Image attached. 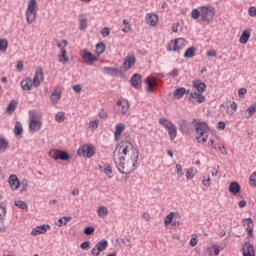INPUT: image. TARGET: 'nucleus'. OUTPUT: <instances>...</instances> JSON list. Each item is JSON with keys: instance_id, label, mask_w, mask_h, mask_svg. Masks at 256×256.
<instances>
[{"instance_id": "nucleus-1", "label": "nucleus", "mask_w": 256, "mask_h": 256, "mask_svg": "<svg viewBox=\"0 0 256 256\" xmlns=\"http://www.w3.org/2000/svg\"><path fill=\"white\" fill-rule=\"evenodd\" d=\"M114 163L122 175H131L139 163V151L129 141L120 142L113 154Z\"/></svg>"}, {"instance_id": "nucleus-45", "label": "nucleus", "mask_w": 256, "mask_h": 256, "mask_svg": "<svg viewBox=\"0 0 256 256\" xmlns=\"http://www.w3.org/2000/svg\"><path fill=\"white\" fill-rule=\"evenodd\" d=\"M9 48V41L7 39H0V52L5 53Z\"/></svg>"}, {"instance_id": "nucleus-20", "label": "nucleus", "mask_w": 256, "mask_h": 256, "mask_svg": "<svg viewBox=\"0 0 256 256\" xmlns=\"http://www.w3.org/2000/svg\"><path fill=\"white\" fill-rule=\"evenodd\" d=\"M7 215V209L5 206L0 205V221L3 223L5 221V216ZM7 231V227L4 225L0 227V233H5Z\"/></svg>"}, {"instance_id": "nucleus-58", "label": "nucleus", "mask_w": 256, "mask_h": 256, "mask_svg": "<svg viewBox=\"0 0 256 256\" xmlns=\"http://www.w3.org/2000/svg\"><path fill=\"white\" fill-rule=\"evenodd\" d=\"M100 33H101L102 37H109V35H111V28L104 27V28H102Z\"/></svg>"}, {"instance_id": "nucleus-51", "label": "nucleus", "mask_w": 256, "mask_h": 256, "mask_svg": "<svg viewBox=\"0 0 256 256\" xmlns=\"http://www.w3.org/2000/svg\"><path fill=\"white\" fill-rule=\"evenodd\" d=\"M56 45L59 50L67 51L65 48L67 47V45H69V42L67 40L57 41Z\"/></svg>"}, {"instance_id": "nucleus-64", "label": "nucleus", "mask_w": 256, "mask_h": 256, "mask_svg": "<svg viewBox=\"0 0 256 256\" xmlns=\"http://www.w3.org/2000/svg\"><path fill=\"white\" fill-rule=\"evenodd\" d=\"M250 185L256 187V171L250 176Z\"/></svg>"}, {"instance_id": "nucleus-9", "label": "nucleus", "mask_w": 256, "mask_h": 256, "mask_svg": "<svg viewBox=\"0 0 256 256\" xmlns=\"http://www.w3.org/2000/svg\"><path fill=\"white\" fill-rule=\"evenodd\" d=\"M80 57H82L85 63H95L99 59L95 54L89 52L87 49L80 51Z\"/></svg>"}, {"instance_id": "nucleus-60", "label": "nucleus", "mask_w": 256, "mask_h": 256, "mask_svg": "<svg viewBox=\"0 0 256 256\" xmlns=\"http://www.w3.org/2000/svg\"><path fill=\"white\" fill-rule=\"evenodd\" d=\"M93 233H95V227L93 226H88L84 229L85 235H93Z\"/></svg>"}, {"instance_id": "nucleus-26", "label": "nucleus", "mask_w": 256, "mask_h": 256, "mask_svg": "<svg viewBox=\"0 0 256 256\" xmlns=\"http://www.w3.org/2000/svg\"><path fill=\"white\" fill-rule=\"evenodd\" d=\"M131 84L135 87V89H139V87H141V74H134L131 78Z\"/></svg>"}, {"instance_id": "nucleus-6", "label": "nucleus", "mask_w": 256, "mask_h": 256, "mask_svg": "<svg viewBox=\"0 0 256 256\" xmlns=\"http://www.w3.org/2000/svg\"><path fill=\"white\" fill-rule=\"evenodd\" d=\"M202 11V21L206 23H211L215 19V7L212 5L200 6Z\"/></svg>"}, {"instance_id": "nucleus-28", "label": "nucleus", "mask_w": 256, "mask_h": 256, "mask_svg": "<svg viewBox=\"0 0 256 256\" xmlns=\"http://www.w3.org/2000/svg\"><path fill=\"white\" fill-rule=\"evenodd\" d=\"M21 87L23 91H31V87H33V81L30 78H26L22 80Z\"/></svg>"}, {"instance_id": "nucleus-19", "label": "nucleus", "mask_w": 256, "mask_h": 256, "mask_svg": "<svg viewBox=\"0 0 256 256\" xmlns=\"http://www.w3.org/2000/svg\"><path fill=\"white\" fill-rule=\"evenodd\" d=\"M243 256H255V248L249 243H245L242 248Z\"/></svg>"}, {"instance_id": "nucleus-17", "label": "nucleus", "mask_w": 256, "mask_h": 256, "mask_svg": "<svg viewBox=\"0 0 256 256\" xmlns=\"http://www.w3.org/2000/svg\"><path fill=\"white\" fill-rule=\"evenodd\" d=\"M243 225L248 233V236L253 239V219L251 218H246L243 220Z\"/></svg>"}, {"instance_id": "nucleus-27", "label": "nucleus", "mask_w": 256, "mask_h": 256, "mask_svg": "<svg viewBox=\"0 0 256 256\" xmlns=\"http://www.w3.org/2000/svg\"><path fill=\"white\" fill-rule=\"evenodd\" d=\"M178 127L182 133H189V123L185 119L178 121Z\"/></svg>"}, {"instance_id": "nucleus-42", "label": "nucleus", "mask_w": 256, "mask_h": 256, "mask_svg": "<svg viewBox=\"0 0 256 256\" xmlns=\"http://www.w3.org/2000/svg\"><path fill=\"white\" fill-rule=\"evenodd\" d=\"M15 109H17V100H11L6 108V111L9 113V115H11Z\"/></svg>"}, {"instance_id": "nucleus-30", "label": "nucleus", "mask_w": 256, "mask_h": 256, "mask_svg": "<svg viewBox=\"0 0 256 256\" xmlns=\"http://www.w3.org/2000/svg\"><path fill=\"white\" fill-rule=\"evenodd\" d=\"M190 97L195 99L196 103H205V96L201 95L200 92H192L190 93Z\"/></svg>"}, {"instance_id": "nucleus-21", "label": "nucleus", "mask_w": 256, "mask_h": 256, "mask_svg": "<svg viewBox=\"0 0 256 256\" xmlns=\"http://www.w3.org/2000/svg\"><path fill=\"white\" fill-rule=\"evenodd\" d=\"M9 149V140L5 136L0 135V154L5 153Z\"/></svg>"}, {"instance_id": "nucleus-47", "label": "nucleus", "mask_w": 256, "mask_h": 256, "mask_svg": "<svg viewBox=\"0 0 256 256\" xmlns=\"http://www.w3.org/2000/svg\"><path fill=\"white\" fill-rule=\"evenodd\" d=\"M173 219H175V212H170L164 220V225H171V223H173Z\"/></svg>"}, {"instance_id": "nucleus-61", "label": "nucleus", "mask_w": 256, "mask_h": 256, "mask_svg": "<svg viewBox=\"0 0 256 256\" xmlns=\"http://www.w3.org/2000/svg\"><path fill=\"white\" fill-rule=\"evenodd\" d=\"M104 173L105 175H107V177H109V179H111V175H113V168H111L110 165L106 166L104 169Z\"/></svg>"}, {"instance_id": "nucleus-44", "label": "nucleus", "mask_w": 256, "mask_h": 256, "mask_svg": "<svg viewBox=\"0 0 256 256\" xmlns=\"http://www.w3.org/2000/svg\"><path fill=\"white\" fill-rule=\"evenodd\" d=\"M105 49H107V47L105 46V43L100 42L96 45V53L97 55H103L105 53Z\"/></svg>"}, {"instance_id": "nucleus-52", "label": "nucleus", "mask_w": 256, "mask_h": 256, "mask_svg": "<svg viewBox=\"0 0 256 256\" xmlns=\"http://www.w3.org/2000/svg\"><path fill=\"white\" fill-rule=\"evenodd\" d=\"M191 17L193 19H199L200 17L202 18V10L200 8L193 9L191 12Z\"/></svg>"}, {"instance_id": "nucleus-41", "label": "nucleus", "mask_w": 256, "mask_h": 256, "mask_svg": "<svg viewBox=\"0 0 256 256\" xmlns=\"http://www.w3.org/2000/svg\"><path fill=\"white\" fill-rule=\"evenodd\" d=\"M49 157H51V159H54L55 161L59 160V157L61 155V151L58 149H51L48 152Z\"/></svg>"}, {"instance_id": "nucleus-5", "label": "nucleus", "mask_w": 256, "mask_h": 256, "mask_svg": "<svg viewBox=\"0 0 256 256\" xmlns=\"http://www.w3.org/2000/svg\"><path fill=\"white\" fill-rule=\"evenodd\" d=\"M159 123L162 127H164V129L168 130V135L171 141H173L177 137V127L175 124H173V122L169 121L167 118H160Z\"/></svg>"}, {"instance_id": "nucleus-18", "label": "nucleus", "mask_w": 256, "mask_h": 256, "mask_svg": "<svg viewBox=\"0 0 256 256\" xmlns=\"http://www.w3.org/2000/svg\"><path fill=\"white\" fill-rule=\"evenodd\" d=\"M249 39H251V29H246L242 31V34L239 38V43L241 45H247V43H249Z\"/></svg>"}, {"instance_id": "nucleus-10", "label": "nucleus", "mask_w": 256, "mask_h": 256, "mask_svg": "<svg viewBox=\"0 0 256 256\" xmlns=\"http://www.w3.org/2000/svg\"><path fill=\"white\" fill-rule=\"evenodd\" d=\"M45 79V74H43V68H37L35 71L34 78L32 80L33 87H39Z\"/></svg>"}, {"instance_id": "nucleus-35", "label": "nucleus", "mask_w": 256, "mask_h": 256, "mask_svg": "<svg viewBox=\"0 0 256 256\" xmlns=\"http://www.w3.org/2000/svg\"><path fill=\"white\" fill-rule=\"evenodd\" d=\"M73 218L71 216H63L61 217L56 223L55 225L57 227H61L62 225H67V223H69V221H71Z\"/></svg>"}, {"instance_id": "nucleus-57", "label": "nucleus", "mask_w": 256, "mask_h": 256, "mask_svg": "<svg viewBox=\"0 0 256 256\" xmlns=\"http://www.w3.org/2000/svg\"><path fill=\"white\" fill-rule=\"evenodd\" d=\"M202 185L204 187H211V177L209 176H204L202 180Z\"/></svg>"}, {"instance_id": "nucleus-13", "label": "nucleus", "mask_w": 256, "mask_h": 256, "mask_svg": "<svg viewBox=\"0 0 256 256\" xmlns=\"http://www.w3.org/2000/svg\"><path fill=\"white\" fill-rule=\"evenodd\" d=\"M8 183L12 190L17 191L21 185V181L15 174H11L8 178Z\"/></svg>"}, {"instance_id": "nucleus-24", "label": "nucleus", "mask_w": 256, "mask_h": 256, "mask_svg": "<svg viewBox=\"0 0 256 256\" xmlns=\"http://www.w3.org/2000/svg\"><path fill=\"white\" fill-rule=\"evenodd\" d=\"M116 243L117 245H119V247H129V248L133 247V244L131 243V239L129 238H126V239L117 238Z\"/></svg>"}, {"instance_id": "nucleus-7", "label": "nucleus", "mask_w": 256, "mask_h": 256, "mask_svg": "<svg viewBox=\"0 0 256 256\" xmlns=\"http://www.w3.org/2000/svg\"><path fill=\"white\" fill-rule=\"evenodd\" d=\"M185 45H187V40L184 38H176L174 41L170 42L168 45V51H175L176 53H180L185 49Z\"/></svg>"}, {"instance_id": "nucleus-22", "label": "nucleus", "mask_w": 256, "mask_h": 256, "mask_svg": "<svg viewBox=\"0 0 256 256\" xmlns=\"http://www.w3.org/2000/svg\"><path fill=\"white\" fill-rule=\"evenodd\" d=\"M229 193L232 195H237V193H241V185H239L237 182H231L229 185Z\"/></svg>"}, {"instance_id": "nucleus-49", "label": "nucleus", "mask_w": 256, "mask_h": 256, "mask_svg": "<svg viewBox=\"0 0 256 256\" xmlns=\"http://www.w3.org/2000/svg\"><path fill=\"white\" fill-rule=\"evenodd\" d=\"M20 193H25V191H27V189H29V180L27 179H23L21 182H20Z\"/></svg>"}, {"instance_id": "nucleus-59", "label": "nucleus", "mask_w": 256, "mask_h": 256, "mask_svg": "<svg viewBox=\"0 0 256 256\" xmlns=\"http://www.w3.org/2000/svg\"><path fill=\"white\" fill-rule=\"evenodd\" d=\"M195 178V171L193 170V168H189L186 171V179H194Z\"/></svg>"}, {"instance_id": "nucleus-55", "label": "nucleus", "mask_w": 256, "mask_h": 256, "mask_svg": "<svg viewBox=\"0 0 256 256\" xmlns=\"http://www.w3.org/2000/svg\"><path fill=\"white\" fill-rule=\"evenodd\" d=\"M59 159L60 161H69V159H71V156L66 151H60Z\"/></svg>"}, {"instance_id": "nucleus-4", "label": "nucleus", "mask_w": 256, "mask_h": 256, "mask_svg": "<svg viewBox=\"0 0 256 256\" xmlns=\"http://www.w3.org/2000/svg\"><path fill=\"white\" fill-rule=\"evenodd\" d=\"M37 19V0H29L26 9V21L28 25L35 23Z\"/></svg>"}, {"instance_id": "nucleus-14", "label": "nucleus", "mask_w": 256, "mask_h": 256, "mask_svg": "<svg viewBox=\"0 0 256 256\" xmlns=\"http://www.w3.org/2000/svg\"><path fill=\"white\" fill-rule=\"evenodd\" d=\"M103 71L106 75H110V77H119L123 75V71L115 67H105L103 68Z\"/></svg>"}, {"instance_id": "nucleus-39", "label": "nucleus", "mask_w": 256, "mask_h": 256, "mask_svg": "<svg viewBox=\"0 0 256 256\" xmlns=\"http://www.w3.org/2000/svg\"><path fill=\"white\" fill-rule=\"evenodd\" d=\"M195 53H197V48L192 46L185 51L184 57L185 59H191V57H195Z\"/></svg>"}, {"instance_id": "nucleus-31", "label": "nucleus", "mask_w": 256, "mask_h": 256, "mask_svg": "<svg viewBox=\"0 0 256 256\" xmlns=\"http://www.w3.org/2000/svg\"><path fill=\"white\" fill-rule=\"evenodd\" d=\"M147 87H146V91L148 93H153V89L155 87V85H157V83L155 82V80L151 79V78H147L145 81Z\"/></svg>"}, {"instance_id": "nucleus-62", "label": "nucleus", "mask_w": 256, "mask_h": 256, "mask_svg": "<svg viewBox=\"0 0 256 256\" xmlns=\"http://www.w3.org/2000/svg\"><path fill=\"white\" fill-rule=\"evenodd\" d=\"M248 15L250 17H256V7L255 6H251L249 9H248Z\"/></svg>"}, {"instance_id": "nucleus-32", "label": "nucleus", "mask_w": 256, "mask_h": 256, "mask_svg": "<svg viewBox=\"0 0 256 256\" xmlns=\"http://www.w3.org/2000/svg\"><path fill=\"white\" fill-rule=\"evenodd\" d=\"M210 146L215 149V151H220L221 155H227V150L225 149V146L221 147L219 144H215V141L210 140Z\"/></svg>"}, {"instance_id": "nucleus-3", "label": "nucleus", "mask_w": 256, "mask_h": 256, "mask_svg": "<svg viewBox=\"0 0 256 256\" xmlns=\"http://www.w3.org/2000/svg\"><path fill=\"white\" fill-rule=\"evenodd\" d=\"M194 129L196 132V139L198 143H207V136L206 133L209 129V126L206 122H202L201 120H194Z\"/></svg>"}, {"instance_id": "nucleus-11", "label": "nucleus", "mask_w": 256, "mask_h": 256, "mask_svg": "<svg viewBox=\"0 0 256 256\" xmlns=\"http://www.w3.org/2000/svg\"><path fill=\"white\" fill-rule=\"evenodd\" d=\"M145 21L150 27H157L159 24V15L150 12L145 15Z\"/></svg>"}, {"instance_id": "nucleus-8", "label": "nucleus", "mask_w": 256, "mask_h": 256, "mask_svg": "<svg viewBox=\"0 0 256 256\" xmlns=\"http://www.w3.org/2000/svg\"><path fill=\"white\" fill-rule=\"evenodd\" d=\"M77 155L91 159L95 155V147L91 144H85L78 149Z\"/></svg>"}, {"instance_id": "nucleus-29", "label": "nucleus", "mask_w": 256, "mask_h": 256, "mask_svg": "<svg viewBox=\"0 0 256 256\" xmlns=\"http://www.w3.org/2000/svg\"><path fill=\"white\" fill-rule=\"evenodd\" d=\"M185 93L189 94V90L185 89L184 87H179L173 92V95L176 99H181Z\"/></svg>"}, {"instance_id": "nucleus-63", "label": "nucleus", "mask_w": 256, "mask_h": 256, "mask_svg": "<svg viewBox=\"0 0 256 256\" xmlns=\"http://www.w3.org/2000/svg\"><path fill=\"white\" fill-rule=\"evenodd\" d=\"M142 219L146 222L151 221V214H149V212H143Z\"/></svg>"}, {"instance_id": "nucleus-53", "label": "nucleus", "mask_w": 256, "mask_h": 256, "mask_svg": "<svg viewBox=\"0 0 256 256\" xmlns=\"http://www.w3.org/2000/svg\"><path fill=\"white\" fill-rule=\"evenodd\" d=\"M14 133L15 135H21L23 133V125L21 124V122H16Z\"/></svg>"}, {"instance_id": "nucleus-12", "label": "nucleus", "mask_w": 256, "mask_h": 256, "mask_svg": "<svg viewBox=\"0 0 256 256\" xmlns=\"http://www.w3.org/2000/svg\"><path fill=\"white\" fill-rule=\"evenodd\" d=\"M118 113L121 115H129V101L126 99L118 100Z\"/></svg>"}, {"instance_id": "nucleus-46", "label": "nucleus", "mask_w": 256, "mask_h": 256, "mask_svg": "<svg viewBox=\"0 0 256 256\" xmlns=\"http://www.w3.org/2000/svg\"><path fill=\"white\" fill-rule=\"evenodd\" d=\"M14 205L16 207H18L19 209H22V210H27L29 209V206L27 205V203H25V201L23 200H15L14 201Z\"/></svg>"}, {"instance_id": "nucleus-38", "label": "nucleus", "mask_w": 256, "mask_h": 256, "mask_svg": "<svg viewBox=\"0 0 256 256\" xmlns=\"http://www.w3.org/2000/svg\"><path fill=\"white\" fill-rule=\"evenodd\" d=\"M59 99H61V93L55 90L50 96V101L53 105H57V103H59Z\"/></svg>"}, {"instance_id": "nucleus-50", "label": "nucleus", "mask_w": 256, "mask_h": 256, "mask_svg": "<svg viewBox=\"0 0 256 256\" xmlns=\"http://www.w3.org/2000/svg\"><path fill=\"white\" fill-rule=\"evenodd\" d=\"M99 127V119L92 120L88 123V129L95 131Z\"/></svg>"}, {"instance_id": "nucleus-54", "label": "nucleus", "mask_w": 256, "mask_h": 256, "mask_svg": "<svg viewBox=\"0 0 256 256\" xmlns=\"http://www.w3.org/2000/svg\"><path fill=\"white\" fill-rule=\"evenodd\" d=\"M87 29V17L82 16L80 19V31H85Z\"/></svg>"}, {"instance_id": "nucleus-2", "label": "nucleus", "mask_w": 256, "mask_h": 256, "mask_svg": "<svg viewBox=\"0 0 256 256\" xmlns=\"http://www.w3.org/2000/svg\"><path fill=\"white\" fill-rule=\"evenodd\" d=\"M28 129L30 133H39L43 129V114L41 111L30 112Z\"/></svg>"}, {"instance_id": "nucleus-33", "label": "nucleus", "mask_w": 256, "mask_h": 256, "mask_svg": "<svg viewBox=\"0 0 256 256\" xmlns=\"http://www.w3.org/2000/svg\"><path fill=\"white\" fill-rule=\"evenodd\" d=\"M95 247L98 249V251L101 253V251H105V249H107V247H109V242H107L106 239H103L101 241H99Z\"/></svg>"}, {"instance_id": "nucleus-25", "label": "nucleus", "mask_w": 256, "mask_h": 256, "mask_svg": "<svg viewBox=\"0 0 256 256\" xmlns=\"http://www.w3.org/2000/svg\"><path fill=\"white\" fill-rule=\"evenodd\" d=\"M125 131V124L119 123L115 126V131H114V137L116 141H119V137H121V133Z\"/></svg>"}, {"instance_id": "nucleus-23", "label": "nucleus", "mask_w": 256, "mask_h": 256, "mask_svg": "<svg viewBox=\"0 0 256 256\" xmlns=\"http://www.w3.org/2000/svg\"><path fill=\"white\" fill-rule=\"evenodd\" d=\"M136 59L133 56H128L125 58L124 63H123V67L124 69L127 71L129 69H131V67H133V65H135Z\"/></svg>"}, {"instance_id": "nucleus-37", "label": "nucleus", "mask_w": 256, "mask_h": 256, "mask_svg": "<svg viewBox=\"0 0 256 256\" xmlns=\"http://www.w3.org/2000/svg\"><path fill=\"white\" fill-rule=\"evenodd\" d=\"M97 213L98 217H101V219H105V217L109 215V209H107V207L105 206H100L98 207Z\"/></svg>"}, {"instance_id": "nucleus-43", "label": "nucleus", "mask_w": 256, "mask_h": 256, "mask_svg": "<svg viewBox=\"0 0 256 256\" xmlns=\"http://www.w3.org/2000/svg\"><path fill=\"white\" fill-rule=\"evenodd\" d=\"M236 111H237V103L236 102H232L230 104V106H228L227 109H226V113L228 115H235Z\"/></svg>"}, {"instance_id": "nucleus-36", "label": "nucleus", "mask_w": 256, "mask_h": 256, "mask_svg": "<svg viewBox=\"0 0 256 256\" xmlns=\"http://www.w3.org/2000/svg\"><path fill=\"white\" fill-rule=\"evenodd\" d=\"M193 85L198 93H204L205 89H207V85H205L203 82L194 81Z\"/></svg>"}, {"instance_id": "nucleus-56", "label": "nucleus", "mask_w": 256, "mask_h": 256, "mask_svg": "<svg viewBox=\"0 0 256 256\" xmlns=\"http://www.w3.org/2000/svg\"><path fill=\"white\" fill-rule=\"evenodd\" d=\"M55 119H56L57 123H63V121H65V112H58L55 115Z\"/></svg>"}, {"instance_id": "nucleus-16", "label": "nucleus", "mask_w": 256, "mask_h": 256, "mask_svg": "<svg viewBox=\"0 0 256 256\" xmlns=\"http://www.w3.org/2000/svg\"><path fill=\"white\" fill-rule=\"evenodd\" d=\"M221 249H223L221 246L212 244L207 248L206 253L208 256H218L221 253Z\"/></svg>"}, {"instance_id": "nucleus-34", "label": "nucleus", "mask_w": 256, "mask_h": 256, "mask_svg": "<svg viewBox=\"0 0 256 256\" xmlns=\"http://www.w3.org/2000/svg\"><path fill=\"white\" fill-rule=\"evenodd\" d=\"M59 63L65 65V63H69V57H67V50L60 51L58 55Z\"/></svg>"}, {"instance_id": "nucleus-15", "label": "nucleus", "mask_w": 256, "mask_h": 256, "mask_svg": "<svg viewBox=\"0 0 256 256\" xmlns=\"http://www.w3.org/2000/svg\"><path fill=\"white\" fill-rule=\"evenodd\" d=\"M47 229H51V226L45 224L41 226H36L31 231V235H33V237H37V235H43V233H47Z\"/></svg>"}, {"instance_id": "nucleus-40", "label": "nucleus", "mask_w": 256, "mask_h": 256, "mask_svg": "<svg viewBox=\"0 0 256 256\" xmlns=\"http://www.w3.org/2000/svg\"><path fill=\"white\" fill-rule=\"evenodd\" d=\"M256 113V104H252L245 113V116L247 119H251V117H253V115H255Z\"/></svg>"}, {"instance_id": "nucleus-48", "label": "nucleus", "mask_w": 256, "mask_h": 256, "mask_svg": "<svg viewBox=\"0 0 256 256\" xmlns=\"http://www.w3.org/2000/svg\"><path fill=\"white\" fill-rule=\"evenodd\" d=\"M123 25L124 27L122 28V33H131V31H133V29H131V23H129V21L124 19Z\"/></svg>"}]
</instances>
